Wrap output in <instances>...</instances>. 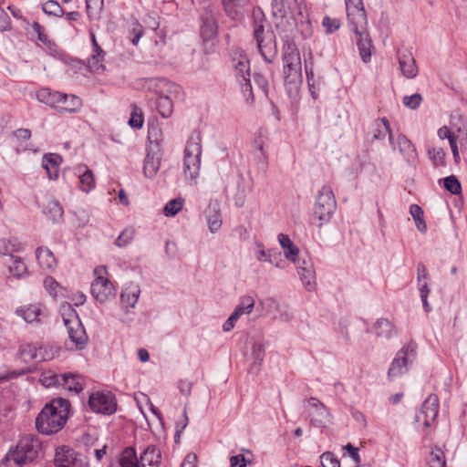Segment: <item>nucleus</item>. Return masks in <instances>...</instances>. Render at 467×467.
<instances>
[{
	"mask_svg": "<svg viewBox=\"0 0 467 467\" xmlns=\"http://www.w3.org/2000/svg\"><path fill=\"white\" fill-rule=\"evenodd\" d=\"M69 412V402L62 398L53 400L46 405L36 419L39 432L47 435L59 431L66 424Z\"/></svg>",
	"mask_w": 467,
	"mask_h": 467,
	"instance_id": "1",
	"label": "nucleus"
},
{
	"mask_svg": "<svg viewBox=\"0 0 467 467\" xmlns=\"http://www.w3.org/2000/svg\"><path fill=\"white\" fill-rule=\"evenodd\" d=\"M232 66L246 101L253 100L252 86L250 83V63L246 55L239 49L234 50L232 53Z\"/></svg>",
	"mask_w": 467,
	"mask_h": 467,
	"instance_id": "2",
	"label": "nucleus"
},
{
	"mask_svg": "<svg viewBox=\"0 0 467 467\" xmlns=\"http://www.w3.org/2000/svg\"><path fill=\"white\" fill-rule=\"evenodd\" d=\"M285 87L288 96L296 99L302 84V63L300 57L283 59Z\"/></svg>",
	"mask_w": 467,
	"mask_h": 467,
	"instance_id": "3",
	"label": "nucleus"
},
{
	"mask_svg": "<svg viewBox=\"0 0 467 467\" xmlns=\"http://www.w3.org/2000/svg\"><path fill=\"white\" fill-rule=\"evenodd\" d=\"M417 358V345L414 342H410L403 346L399 350L396 357L392 360L389 371L388 377L389 379L399 378L410 369V367L414 363Z\"/></svg>",
	"mask_w": 467,
	"mask_h": 467,
	"instance_id": "4",
	"label": "nucleus"
},
{
	"mask_svg": "<svg viewBox=\"0 0 467 467\" xmlns=\"http://www.w3.org/2000/svg\"><path fill=\"white\" fill-rule=\"evenodd\" d=\"M63 320L67 329L68 337L78 349L84 348L88 342L86 331L76 315V311L69 304L63 306Z\"/></svg>",
	"mask_w": 467,
	"mask_h": 467,
	"instance_id": "5",
	"label": "nucleus"
},
{
	"mask_svg": "<svg viewBox=\"0 0 467 467\" xmlns=\"http://www.w3.org/2000/svg\"><path fill=\"white\" fill-rule=\"evenodd\" d=\"M202 147L198 136L192 137L184 150L183 168L185 176L191 180H196L201 168Z\"/></svg>",
	"mask_w": 467,
	"mask_h": 467,
	"instance_id": "6",
	"label": "nucleus"
},
{
	"mask_svg": "<svg viewBox=\"0 0 467 467\" xmlns=\"http://www.w3.org/2000/svg\"><path fill=\"white\" fill-rule=\"evenodd\" d=\"M337 208V202L332 189L323 186L318 192L314 215L320 221L319 227L330 221Z\"/></svg>",
	"mask_w": 467,
	"mask_h": 467,
	"instance_id": "7",
	"label": "nucleus"
},
{
	"mask_svg": "<svg viewBox=\"0 0 467 467\" xmlns=\"http://www.w3.org/2000/svg\"><path fill=\"white\" fill-rule=\"evenodd\" d=\"M348 26L357 37L356 42L361 59L365 63L368 62L370 60L373 44L368 32L367 17L349 22Z\"/></svg>",
	"mask_w": 467,
	"mask_h": 467,
	"instance_id": "8",
	"label": "nucleus"
},
{
	"mask_svg": "<svg viewBox=\"0 0 467 467\" xmlns=\"http://www.w3.org/2000/svg\"><path fill=\"white\" fill-rule=\"evenodd\" d=\"M260 23H255L254 29V36L257 43L258 50L262 57L268 63L272 62L277 53L274 32L265 30V26Z\"/></svg>",
	"mask_w": 467,
	"mask_h": 467,
	"instance_id": "9",
	"label": "nucleus"
},
{
	"mask_svg": "<svg viewBox=\"0 0 467 467\" xmlns=\"http://www.w3.org/2000/svg\"><path fill=\"white\" fill-rule=\"evenodd\" d=\"M104 267H98L94 270L95 280L91 284V294L99 303H105L116 296V290L112 283L103 276Z\"/></svg>",
	"mask_w": 467,
	"mask_h": 467,
	"instance_id": "10",
	"label": "nucleus"
},
{
	"mask_svg": "<svg viewBox=\"0 0 467 467\" xmlns=\"http://www.w3.org/2000/svg\"><path fill=\"white\" fill-rule=\"evenodd\" d=\"M54 463L55 467H88L85 456L66 445L56 449Z\"/></svg>",
	"mask_w": 467,
	"mask_h": 467,
	"instance_id": "11",
	"label": "nucleus"
},
{
	"mask_svg": "<svg viewBox=\"0 0 467 467\" xmlns=\"http://www.w3.org/2000/svg\"><path fill=\"white\" fill-rule=\"evenodd\" d=\"M40 449L41 442L36 436L25 435L21 437L16 448L12 451L16 456L22 458V462L26 464L37 457Z\"/></svg>",
	"mask_w": 467,
	"mask_h": 467,
	"instance_id": "12",
	"label": "nucleus"
},
{
	"mask_svg": "<svg viewBox=\"0 0 467 467\" xmlns=\"http://www.w3.org/2000/svg\"><path fill=\"white\" fill-rule=\"evenodd\" d=\"M88 405L97 413L110 415L117 410L114 395L109 392L96 391L89 395Z\"/></svg>",
	"mask_w": 467,
	"mask_h": 467,
	"instance_id": "13",
	"label": "nucleus"
},
{
	"mask_svg": "<svg viewBox=\"0 0 467 467\" xmlns=\"http://www.w3.org/2000/svg\"><path fill=\"white\" fill-rule=\"evenodd\" d=\"M308 417L310 423L317 428L326 427L331 420V415L327 407L317 398L307 400Z\"/></svg>",
	"mask_w": 467,
	"mask_h": 467,
	"instance_id": "14",
	"label": "nucleus"
},
{
	"mask_svg": "<svg viewBox=\"0 0 467 467\" xmlns=\"http://www.w3.org/2000/svg\"><path fill=\"white\" fill-rule=\"evenodd\" d=\"M16 315L27 324H38L46 317V309L39 303L28 304L17 307Z\"/></svg>",
	"mask_w": 467,
	"mask_h": 467,
	"instance_id": "15",
	"label": "nucleus"
},
{
	"mask_svg": "<svg viewBox=\"0 0 467 467\" xmlns=\"http://www.w3.org/2000/svg\"><path fill=\"white\" fill-rule=\"evenodd\" d=\"M303 0H272L273 16H284L285 15H302Z\"/></svg>",
	"mask_w": 467,
	"mask_h": 467,
	"instance_id": "16",
	"label": "nucleus"
},
{
	"mask_svg": "<svg viewBox=\"0 0 467 467\" xmlns=\"http://www.w3.org/2000/svg\"><path fill=\"white\" fill-rule=\"evenodd\" d=\"M140 296V287L138 284L130 282L127 284L120 293V306L126 314L135 308Z\"/></svg>",
	"mask_w": 467,
	"mask_h": 467,
	"instance_id": "17",
	"label": "nucleus"
},
{
	"mask_svg": "<svg viewBox=\"0 0 467 467\" xmlns=\"http://www.w3.org/2000/svg\"><path fill=\"white\" fill-rule=\"evenodd\" d=\"M217 29L218 26L215 14L212 10L206 11L202 16L201 26V36L205 45L215 39L217 36Z\"/></svg>",
	"mask_w": 467,
	"mask_h": 467,
	"instance_id": "18",
	"label": "nucleus"
},
{
	"mask_svg": "<svg viewBox=\"0 0 467 467\" xmlns=\"http://www.w3.org/2000/svg\"><path fill=\"white\" fill-rule=\"evenodd\" d=\"M297 273L305 288L313 291L317 285L313 263L310 260L303 259L302 264L297 266Z\"/></svg>",
	"mask_w": 467,
	"mask_h": 467,
	"instance_id": "19",
	"label": "nucleus"
},
{
	"mask_svg": "<svg viewBox=\"0 0 467 467\" xmlns=\"http://www.w3.org/2000/svg\"><path fill=\"white\" fill-rule=\"evenodd\" d=\"M161 150L148 149L144 160L143 173L147 178H153L161 167Z\"/></svg>",
	"mask_w": 467,
	"mask_h": 467,
	"instance_id": "20",
	"label": "nucleus"
},
{
	"mask_svg": "<svg viewBox=\"0 0 467 467\" xmlns=\"http://www.w3.org/2000/svg\"><path fill=\"white\" fill-rule=\"evenodd\" d=\"M36 98L40 102L59 110L61 103L67 100V94L54 91L50 88H41L36 93Z\"/></svg>",
	"mask_w": 467,
	"mask_h": 467,
	"instance_id": "21",
	"label": "nucleus"
},
{
	"mask_svg": "<svg viewBox=\"0 0 467 467\" xmlns=\"http://www.w3.org/2000/svg\"><path fill=\"white\" fill-rule=\"evenodd\" d=\"M421 413L424 415V425L431 426L439 413V399L431 394L423 402Z\"/></svg>",
	"mask_w": 467,
	"mask_h": 467,
	"instance_id": "22",
	"label": "nucleus"
},
{
	"mask_svg": "<svg viewBox=\"0 0 467 467\" xmlns=\"http://www.w3.org/2000/svg\"><path fill=\"white\" fill-rule=\"evenodd\" d=\"M397 144L399 150L405 161L410 164H414L418 158L417 150L414 144L402 134L398 136Z\"/></svg>",
	"mask_w": 467,
	"mask_h": 467,
	"instance_id": "23",
	"label": "nucleus"
},
{
	"mask_svg": "<svg viewBox=\"0 0 467 467\" xmlns=\"http://www.w3.org/2000/svg\"><path fill=\"white\" fill-rule=\"evenodd\" d=\"M161 462V450L155 445H149L140 453L141 467H160Z\"/></svg>",
	"mask_w": 467,
	"mask_h": 467,
	"instance_id": "24",
	"label": "nucleus"
},
{
	"mask_svg": "<svg viewBox=\"0 0 467 467\" xmlns=\"http://www.w3.org/2000/svg\"><path fill=\"white\" fill-rule=\"evenodd\" d=\"M64 389L75 394L82 391L84 387V379L78 374L64 373L60 379V386Z\"/></svg>",
	"mask_w": 467,
	"mask_h": 467,
	"instance_id": "25",
	"label": "nucleus"
},
{
	"mask_svg": "<svg viewBox=\"0 0 467 467\" xmlns=\"http://www.w3.org/2000/svg\"><path fill=\"white\" fill-rule=\"evenodd\" d=\"M36 257L43 270L53 271L57 266V260L47 247H38L36 251Z\"/></svg>",
	"mask_w": 467,
	"mask_h": 467,
	"instance_id": "26",
	"label": "nucleus"
},
{
	"mask_svg": "<svg viewBox=\"0 0 467 467\" xmlns=\"http://www.w3.org/2000/svg\"><path fill=\"white\" fill-rule=\"evenodd\" d=\"M275 18V27L283 35L284 38H290L296 30V21L294 16L285 15L284 16H274Z\"/></svg>",
	"mask_w": 467,
	"mask_h": 467,
	"instance_id": "27",
	"label": "nucleus"
},
{
	"mask_svg": "<svg viewBox=\"0 0 467 467\" xmlns=\"http://www.w3.org/2000/svg\"><path fill=\"white\" fill-rule=\"evenodd\" d=\"M348 23L366 18V11L362 0H345Z\"/></svg>",
	"mask_w": 467,
	"mask_h": 467,
	"instance_id": "28",
	"label": "nucleus"
},
{
	"mask_svg": "<svg viewBox=\"0 0 467 467\" xmlns=\"http://www.w3.org/2000/svg\"><path fill=\"white\" fill-rule=\"evenodd\" d=\"M61 157L56 153L45 154L42 161V167L47 171V176L51 180L58 177V166L61 163Z\"/></svg>",
	"mask_w": 467,
	"mask_h": 467,
	"instance_id": "29",
	"label": "nucleus"
},
{
	"mask_svg": "<svg viewBox=\"0 0 467 467\" xmlns=\"http://www.w3.org/2000/svg\"><path fill=\"white\" fill-rule=\"evenodd\" d=\"M278 242L281 247L284 249L285 258L295 263L296 261L299 249L293 244L289 236L286 234H279Z\"/></svg>",
	"mask_w": 467,
	"mask_h": 467,
	"instance_id": "30",
	"label": "nucleus"
},
{
	"mask_svg": "<svg viewBox=\"0 0 467 467\" xmlns=\"http://www.w3.org/2000/svg\"><path fill=\"white\" fill-rule=\"evenodd\" d=\"M79 176L80 189L84 192H89L95 187V179L92 171L86 166L77 168Z\"/></svg>",
	"mask_w": 467,
	"mask_h": 467,
	"instance_id": "31",
	"label": "nucleus"
},
{
	"mask_svg": "<svg viewBox=\"0 0 467 467\" xmlns=\"http://www.w3.org/2000/svg\"><path fill=\"white\" fill-rule=\"evenodd\" d=\"M400 67L402 74L408 78H413L418 74L415 59L410 54H405L400 57Z\"/></svg>",
	"mask_w": 467,
	"mask_h": 467,
	"instance_id": "32",
	"label": "nucleus"
},
{
	"mask_svg": "<svg viewBox=\"0 0 467 467\" xmlns=\"http://www.w3.org/2000/svg\"><path fill=\"white\" fill-rule=\"evenodd\" d=\"M254 298L250 295H245L240 298V301L233 313L239 318L244 315H250L254 308Z\"/></svg>",
	"mask_w": 467,
	"mask_h": 467,
	"instance_id": "33",
	"label": "nucleus"
},
{
	"mask_svg": "<svg viewBox=\"0 0 467 467\" xmlns=\"http://www.w3.org/2000/svg\"><path fill=\"white\" fill-rule=\"evenodd\" d=\"M374 329L378 337L390 338L395 334V327L391 322L386 318H379L374 324Z\"/></svg>",
	"mask_w": 467,
	"mask_h": 467,
	"instance_id": "34",
	"label": "nucleus"
},
{
	"mask_svg": "<svg viewBox=\"0 0 467 467\" xmlns=\"http://www.w3.org/2000/svg\"><path fill=\"white\" fill-rule=\"evenodd\" d=\"M377 130L374 133V139L383 140L386 135H389V140L391 145H394V138L390 129V124L386 118L379 119L376 121Z\"/></svg>",
	"mask_w": 467,
	"mask_h": 467,
	"instance_id": "35",
	"label": "nucleus"
},
{
	"mask_svg": "<svg viewBox=\"0 0 467 467\" xmlns=\"http://www.w3.org/2000/svg\"><path fill=\"white\" fill-rule=\"evenodd\" d=\"M119 467H140L136 451L133 447H127L122 451L119 459Z\"/></svg>",
	"mask_w": 467,
	"mask_h": 467,
	"instance_id": "36",
	"label": "nucleus"
},
{
	"mask_svg": "<svg viewBox=\"0 0 467 467\" xmlns=\"http://www.w3.org/2000/svg\"><path fill=\"white\" fill-rule=\"evenodd\" d=\"M5 264L8 265L10 274L15 277L20 278L26 274V265L18 256H11L8 261H5Z\"/></svg>",
	"mask_w": 467,
	"mask_h": 467,
	"instance_id": "37",
	"label": "nucleus"
},
{
	"mask_svg": "<svg viewBox=\"0 0 467 467\" xmlns=\"http://www.w3.org/2000/svg\"><path fill=\"white\" fill-rule=\"evenodd\" d=\"M156 108L162 118H169L173 111L172 98L169 95H160Z\"/></svg>",
	"mask_w": 467,
	"mask_h": 467,
	"instance_id": "38",
	"label": "nucleus"
},
{
	"mask_svg": "<svg viewBox=\"0 0 467 467\" xmlns=\"http://www.w3.org/2000/svg\"><path fill=\"white\" fill-rule=\"evenodd\" d=\"M22 244L16 238L5 239L0 242V254L9 258L14 256V253L22 250Z\"/></svg>",
	"mask_w": 467,
	"mask_h": 467,
	"instance_id": "39",
	"label": "nucleus"
},
{
	"mask_svg": "<svg viewBox=\"0 0 467 467\" xmlns=\"http://www.w3.org/2000/svg\"><path fill=\"white\" fill-rule=\"evenodd\" d=\"M148 140L150 142L148 149H157L161 150L163 135L161 130L157 125H151L149 127Z\"/></svg>",
	"mask_w": 467,
	"mask_h": 467,
	"instance_id": "40",
	"label": "nucleus"
},
{
	"mask_svg": "<svg viewBox=\"0 0 467 467\" xmlns=\"http://www.w3.org/2000/svg\"><path fill=\"white\" fill-rule=\"evenodd\" d=\"M104 56L105 53L103 50L102 52L93 51V54L88 61V67L91 72L99 74L105 70L103 65Z\"/></svg>",
	"mask_w": 467,
	"mask_h": 467,
	"instance_id": "41",
	"label": "nucleus"
},
{
	"mask_svg": "<svg viewBox=\"0 0 467 467\" xmlns=\"http://www.w3.org/2000/svg\"><path fill=\"white\" fill-rule=\"evenodd\" d=\"M44 213L53 223L59 222L64 213L61 205L56 201H50L47 204Z\"/></svg>",
	"mask_w": 467,
	"mask_h": 467,
	"instance_id": "42",
	"label": "nucleus"
},
{
	"mask_svg": "<svg viewBox=\"0 0 467 467\" xmlns=\"http://www.w3.org/2000/svg\"><path fill=\"white\" fill-rule=\"evenodd\" d=\"M104 0H86V8L89 19H99L102 13Z\"/></svg>",
	"mask_w": 467,
	"mask_h": 467,
	"instance_id": "43",
	"label": "nucleus"
},
{
	"mask_svg": "<svg viewBox=\"0 0 467 467\" xmlns=\"http://www.w3.org/2000/svg\"><path fill=\"white\" fill-rule=\"evenodd\" d=\"M159 87L162 88L160 90V95H169L172 99L181 93V87L179 85L166 79L160 80Z\"/></svg>",
	"mask_w": 467,
	"mask_h": 467,
	"instance_id": "44",
	"label": "nucleus"
},
{
	"mask_svg": "<svg viewBox=\"0 0 467 467\" xmlns=\"http://www.w3.org/2000/svg\"><path fill=\"white\" fill-rule=\"evenodd\" d=\"M37 361L51 360L58 355V348L49 345H43L37 347Z\"/></svg>",
	"mask_w": 467,
	"mask_h": 467,
	"instance_id": "45",
	"label": "nucleus"
},
{
	"mask_svg": "<svg viewBox=\"0 0 467 467\" xmlns=\"http://www.w3.org/2000/svg\"><path fill=\"white\" fill-rule=\"evenodd\" d=\"M226 13L233 19H238L242 16L241 0H222Z\"/></svg>",
	"mask_w": 467,
	"mask_h": 467,
	"instance_id": "46",
	"label": "nucleus"
},
{
	"mask_svg": "<svg viewBox=\"0 0 467 467\" xmlns=\"http://www.w3.org/2000/svg\"><path fill=\"white\" fill-rule=\"evenodd\" d=\"M257 250L255 251V257L258 261H265L268 263H274L278 257L280 259V253L270 250H265L261 243L255 244Z\"/></svg>",
	"mask_w": 467,
	"mask_h": 467,
	"instance_id": "47",
	"label": "nucleus"
},
{
	"mask_svg": "<svg viewBox=\"0 0 467 467\" xmlns=\"http://www.w3.org/2000/svg\"><path fill=\"white\" fill-rule=\"evenodd\" d=\"M19 354L21 358L28 362V361H37V347L33 344H25L20 346L19 348Z\"/></svg>",
	"mask_w": 467,
	"mask_h": 467,
	"instance_id": "48",
	"label": "nucleus"
},
{
	"mask_svg": "<svg viewBox=\"0 0 467 467\" xmlns=\"http://www.w3.org/2000/svg\"><path fill=\"white\" fill-rule=\"evenodd\" d=\"M82 100L75 95H67V100L61 103L60 111L75 112L80 109Z\"/></svg>",
	"mask_w": 467,
	"mask_h": 467,
	"instance_id": "49",
	"label": "nucleus"
},
{
	"mask_svg": "<svg viewBox=\"0 0 467 467\" xmlns=\"http://www.w3.org/2000/svg\"><path fill=\"white\" fill-rule=\"evenodd\" d=\"M63 374H57L51 370L45 371L41 374L40 382L45 387L60 386V379Z\"/></svg>",
	"mask_w": 467,
	"mask_h": 467,
	"instance_id": "50",
	"label": "nucleus"
},
{
	"mask_svg": "<svg viewBox=\"0 0 467 467\" xmlns=\"http://www.w3.org/2000/svg\"><path fill=\"white\" fill-rule=\"evenodd\" d=\"M429 465L430 467H446L445 454L441 449L435 448L431 451Z\"/></svg>",
	"mask_w": 467,
	"mask_h": 467,
	"instance_id": "51",
	"label": "nucleus"
},
{
	"mask_svg": "<svg viewBox=\"0 0 467 467\" xmlns=\"http://www.w3.org/2000/svg\"><path fill=\"white\" fill-rule=\"evenodd\" d=\"M183 206V200L182 198H175L169 201L163 208L165 216L176 215Z\"/></svg>",
	"mask_w": 467,
	"mask_h": 467,
	"instance_id": "52",
	"label": "nucleus"
},
{
	"mask_svg": "<svg viewBox=\"0 0 467 467\" xmlns=\"http://www.w3.org/2000/svg\"><path fill=\"white\" fill-rule=\"evenodd\" d=\"M207 223L212 234L217 233L222 227V215L219 211L214 210L208 215Z\"/></svg>",
	"mask_w": 467,
	"mask_h": 467,
	"instance_id": "53",
	"label": "nucleus"
},
{
	"mask_svg": "<svg viewBox=\"0 0 467 467\" xmlns=\"http://www.w3.org/2000/svg\"><path fill=\"white\" fill-rule=\"evenodd\" d=\"M25 463L22 462V458H19L11 450L5 457L0 462V467H23Z\"/></svg>",
	"mask_w": 467,
	"mask_h": 467,
	"instance_id": "54",
	"label": "nucleus"
},
{
	"mask_svg": "<svg viewBox=\"0 0 467 467\" xmlns=\"http://www.w3.org/2000/svg\"><path fill=\"white\" fill-rule=\"evenodd\" d=\"M42 10L54 16H62L64 11L60 5L55 0H48L42 5Z\"/></svg>",
	"mask_w": 467,
	"mask_h": 467,
	"instance_id": "55",
	"label": "nucleus"
},
{
	"mask_svg": "<svg viewBox=\"0 0 467 467\" xmlns=\"http://www.w3.org/2000/svg\"><path fill=\"white\" fill-rule=\"evenodd\" d=\"M418 284V289L420 292V296L422 302V306L425 310V312L429 313L431 310V307L428 302V296L430 295L431 289L429 286V282H421L417 283Z\"/></svg>",
	"mask_w": 467,
	"mask_h": 467,
	"instance_id": "56",
	"label": "nucleus"
},
{
	"mask_svg": "<svg viewBox=\"0 0 467 467\" xmlns=\"http://www.w3.org/2000/svg\"><path fill=\"white\" fill-rule=\"evenodd\" d=\"M283 59H290L294 56L300 57L296 44L290 38H284Z\"/></svg>",
	"mask_w": 467,
	"mask_h": 467,
	"instance_id": "57",
	"label": "nucleus"
},
{
	"mask_svg": "<svg viewBox=\"0 0 467 467\" xmlns=\"http://www.w3.org/2000/svg\"><path fill=\"white\" fill-rule=\"evenodd\" d=\"M444 188L455 195L462 192V185L454 175L448 176L444 179Z\"/></svg>",
	"mask_w": 467,
	"mask_h": 467,
	"instance_id": "58",
	"label": "nucleus"
},
{
	"mask_svg": "<svg viewBox=\"0 0 467 467\" xmlns=\"http://www.w3.org/2000/svg\"><path fill=\"white\" fill-rule=\"evenodd\" d=\"M129 124L134 129H140L143 125V115L141 109L135 105L132 107Z\"/></svg>",
	"mask_w": 467,
	"mask_h": 467,
	"instance_id": "59",
	"label": "nucleus"
},
{
	"mask_svg": "<svg viewBox=\"0 0 467 467\" xmlns=\"http://www.w3.org/2000/svg\"><path fill=\"white\" fill-rule=\"evenodd\" d=\"M323 467H340V462L333 452L326 451L320 456Z\"/></svg>",
	"mask_w": 467,
	"mask_h": 467,
	"instance_id": "60",
	"label": "nucleus"
},
{
	"mask_svg": "<svg viewBox=\"0 0 467 467\" xmlns=\"http://www.w3.org/2000/svg\"><path fill=\"white\" fill-rule=\"evenodd\" d=\"M322 26L325 27L327 34H331L339 29L341 23L337 18L325 16L322 21Z\"/></svg>",
	"mask_w": 467,
	"mask_h": 467,
	"instance_id": "61",
	"label": "nucleus"
},
{
	"mask_svg": "<svg viewBox=\"0 0 467 467\" xmlns=\"http://www.w3.org/2000/svg\"><path fill=\"white\" fill-rule=\"evenodd\" d=\"M134 232L130 229H125L120 233L115 244L119 247H124L129 244L133 239Z\"/></svg>",
	"mask_w": 467,
	"mask_h": 467,
	"instance_id": "62",
	"label": "nucleus"
},
{
	"mask_svg": "<svg viewBox=\"0 0 467 467\" xmlns=\"http://www.w3.org/2000/svg\"><path fill=\"white\" fill-rule=\"evenodd\" d=\"M428 156L431 160L434 165L438 166L443 163L445 152L442 149L432 148L428 150Z\"/></svg>",
	"mask_w": 467,
	"mask_h": 467,
	"instance_id": "63",
	"label": "nucleus"
},
{
	"mask_svg": "<svg viewBox=\"0 0 467 467\" xmlns=\"http://www.w3.org/2000/svg\"><path fill=\"white\" fill-rule=\"evenodd\" d=\"M421 100V95L415 93L410 96H405L403 98V104L409 109H415L420 105Z\"/></svg>",
	"mask_w": 467,
	"mask_h": 467,
	"instance_id": "64",
	"label": "nucleus"
}]
</instances>
